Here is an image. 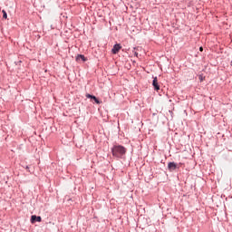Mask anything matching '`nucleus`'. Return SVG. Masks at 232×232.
<instances>
[{"label":"nucleus","instance_id":"1","mask_svg":"<svg viewBox=\"0 0 232 232\" xmlns=\"http://www.w3.org/2000/svg\"><path fill=\"white\" fill-rule=\"evenodd\" d=\"M111 151L113 157H117L118 159H121L122 155H126V148H124L122 145H115Z\"/></svg>","mask_w":232,"mask_h":232},{"label":"nucleus","instance_id":"2","mask_svg":"<svg viewBox=\"0 0 232 232\" xmlns=\"http://www.w3.org/2000/svg\"><path fill=\"white\" fill-rule=\"evenodd\" d=\"M168 168H169V171H175V169H177V168H179V165L175 162H169Z\"/></svg>","mask_w":232,"mask_h":232},{"label":"nucleus","instance_id":"3","mask_svg":"<svg viewBox=\"0 0 232 232\" xmlns=\"http://www.w3.org/2000/svg\"><path fill=\"white\" fill-rule=\"evenodd\" d=\"M152 86L154 87L156 92H159V90H160V86L159 85V80H157V77L153 79Z\"/></svg>","mask_w":232,"mask_h":232},{"label":"nucleus","instance_id":"4","mask_svg":"<svg viewBox=\"0 0 232 232\" xmlns=\"http://www.w3.org/2000/svg\"><path fill=\"white\" fill-rule=\"evenodd\" d=\"M121 48H122V47L121 46V44H116L113 46L112 50H111L112 53H119V52L121 51Z\"/></svg>","mask_w":232,"mask_h":232},{"label":"nucleus","instance_id":"5","mask_svg":"<svg viewBox=\"0 0 232 232\" xmlns=\"http://www.w3.org/2000/svg\"><path fill=\"white\" fill-rule=\"evenodd\" d=\"M85 97L87 99H92L94 100V102H96V104H101V102L99 101V99H97V97H95L94 95H91V94H86Z\"/></svg>","mask_w":232,"mask_h":232},{"label":"nucleus","instance_id":"6","mask_svg":"<svg viewBox=\"0 0 232 232\" xmlns=\"http://www.w3.org/2000/svg\"><path fill=\"white\" fill-rule=\"evenodd\" d=\"M41 220H42V218L40 217V216H32L31 217V222H32V224H34V222H41Z\"/></svg>","mask_w":232,"mask_h":232},{"label":"nucleus","instance_id":"7","mask_svg":"<svg viewBox=\"0 0 232 232\" xmlns=\"http://www.w3.org/2000/svg\"><path fill=\"white\" fill-rule=\"evenodd\" d=\"M76 61L79 63V61H82L83 63L86 61V57H84V55L82 54H78L76 56Z\"/></svg>","mask_w":232,"mask_h":232},{"label":"nucleus","instance_id":"8","mask_svg":"<svg viewBox=\"0 0 232 232\" xmlns=\"http://www.w3.org/2000/svg\"><path fill=\"white\" fill-rule=\"evenodd\" d=\"M2 14H3V18L7 19L8 15L6 14V11L3 10Z\"/></svg>","mask_w":232,"mask_h":232},{"label":"nucleus","instance_id":"9","mask_svg":"<svg viewBox=\"0 0 232 232\" xmlns=\"http://www.w3.org/2000/svg\"><path fill=\"white\" fill-rule=\"evenodd\" d=\"M136 48H134V50L132 51V53L135 55V57H139V53H137Z\"/></svg>","mask_w":232,"mask_h":232},{"label":"nucleus","instance_id":"10","mask_svg":"<svg viewBox=\"0 0 232 232\" xmlns=\"http://www.w3.org/2000/svg\"><path fill=\"white\" fill-rule=\"evenodd\" d=\"M199 52H204V48H203V47H200V48H199Z\"/></svg>","mask_w":232,"mask_h":232},{"label":"nucleus","instance_id":"11","mask_svg":"<svg viewBox=\"0 0 232 232\" xmlns=\"http://www.w3.org/2000/svg\"><path fill=\"white\" fill-rule=\"evenodd\" d=\"M230 64H231V66H232V61H231Z\"/></svg>","mask_w":232,"mask_h":232}]
</instances>
